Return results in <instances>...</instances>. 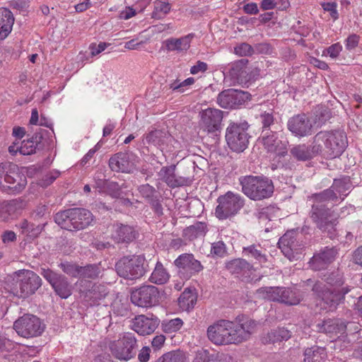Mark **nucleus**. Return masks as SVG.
I'll return each instance as SVG.
<instances>
[{
	"label": "nucleus",
	"instance_id": "f257e3e1",
	"mask_svg": "<svg viewBox=\"0 0 362 362\" xmlns=\"http://www.w3.org/2000/svg\"><path fill=\"white\" fill-rule=\"evenodd\" d=\"M256 329L257 323L251 319L241 323L220 320L208 327L206 335L216 345L238 344L248 340Z\"/></svg>",
	"mask_w": 362,
	"mask_h": 362
},
{
	"label": "nucleus",
	"instance_id": "f03ea898",
	"mask_svg": "<svg viewBox=\"0 0 362 362\" xmlns=\"http://www.w3.org/2000/svg\"><path fill=\"white\" fill-rule=\"evenodd\" d=\"M310 200L313 202L310 218L320 230L329 231L336 225L339 216L334 214V211L325 209V203L337 201V193L334 189L329 188L319 194L312 195Z\"/></svg>",
	"mask_w": 362,
	"mask_h": 362
},
{
	"label": "nucleus",
	"instance_id": "7ed1b4c3",
	"mask_svg": "<svg viewBox=\"0 0 362 362\" xmlns=\"http://www.w3.org/2000/svg\"><path fill=\"white\" fill-rule=\"evenodd\" d=\"M242 191L248 198L260 201L271 197L274 187L271 180L261 176H244L239 179Z\"/></svg>",
	"mask_w": 362,
	"mask_h": 362
},
{
	"label": "nucleus",
	"instance_id": "20e7f679",
	"mask_svg": "<svg viewBox=\"0 0 362 362\" xmlns=\"http://www.w3.org/2000/svg\"><path fill=\"white\" fill-rule=\"evenodd\" d=\"M327 283L331 288H327L322 282L316 283L313 288V291L324 302L323 305H320L322 309H327V306L330 308H335L344 300L345 294L351 290L349 286H342L344 282L341 279H337L335 282L330 280Z\"/></svg>",
	"mask_w": 362,
	"mask_h": 362
},
{
	"label": "nucleus",
	"instance_id": "39448f33",
	"mask_svg": "<svg viewBox=\"0 0 362 362\" xmlns=\"http://www.w3.org/2000/svg\"><path fill=\"white\" fill-rule=\"evenodd\" d=\"M314 143L320 148V152L325 151L329 158L341 155L346 146V137L341 131L320 132L314 137Z\"/></svg>",
	"mask_w": 362,
	"mask_h": 362
},
{
	"label": "nucleus",
	"instance_id": "423d86ee",
	"mask_svg": "<svg viewBox=\"0 0 362 362\" xmlns=\"http://www.w3.org/2000/svg\"><path fill=\"white\" fill-rule=\"evenodd\" d=\"M115 267L120 276L133 280L144 275L147 264L144 255H129L120 259Z\"/></svg>",
	"mask_w": 362,
	"mask_h": 362
},
{
	"label": "nucleus",
	"instance_id": "0eeeda50",
	"mask_svg": "<svg viewBox=\"0 0 362 362\" xmlns=\"http://www.w3.org/2000/svg\"><path fill=\"white\" fill-rule=\"evenodd\" d=\"M259 297L289 305H298L303 299L301 295L285 287H263L257 291Z\"/></svg>",
	"mask_w": 362,
	"mask_h": 362
},
{
	"label": "nucleus",
	"instance_id": "6e6552de",
	"mask_svg": "<svg viewBox=\"0 0 362 362\" xmlns=\"http://www.w3.org/2000/svg\"><path fill=\"white\" fill-rule=\"evenodd\" d=\"M215 214L218 219H226L235 215L244 206V199L237 193L228 192L217 199Z\"/></svg>",
	"mask_w": 362,
	"mask_h": 362
},
{
	"label": "nucleus",
	"instance_id": "1a4fd4ad",
	"mask_svg": "<svg viewBox=\"0 0 362 362\" xmlns=\"http://www.w3.org/2000/svg\"><path fill=\"white\" fill-rule=\"evenodd\" d=\"M112 354L121 361H128L136 354V340L133 333L127 332L109 344Z\"/></svg>",
	"mask_w": 362,
	"mask_h": 362
},
{
	"label": "nucleus",
	"instance_id": "9d476101",
	"mask_svg": "<svg viewBox=\"0 0 362 362\" xmlns=\"http://www.w3.org/2000/svg\"><path fill=\"white\" fill-rule=\"evenodd\" d=\"M247 122L240 124L231 123L228 127L226 139L229 148L235 152H243L249 144V135L246 130Z\"/></svg>",
	"mask_w": 362,
	"mask_h": 362
},
{
	"label": "nucleus",
	"instance_id": "9b49d317",
	"mask_svg": "<svg viewBox=\"0 0 362 362\" xmlns=\"http://www.w3.org/2000/svg\"><path fill=\"white\" fill-rule=\"evenodd\" d=\"M45 326L40 320L33 315H24L13 324V329L18 334L24 338L40 336L44 331Z\"/></svg>",
	"mask_w": 362,
	"mask_h": 362
},
{
	"label": "nucleus",
	"instance_id": "f8f14e48",
	"mask_svg": "<svg viewBox=\"0 0 362 362\" xmlns=\"http://www.w3.org/2000/svg\"><path fill=\"white\" fill-rule=\"evenodd\" d=\"M16 274L19 287L16 295L21 298H27L33 295L42 285L40 277L33 271L19 270Z\"/></svg>",
	"mask_w": 362,
	"mask_h": 362
},
{
	"label": "nucleus",
	"instance_id": "ddd939ff",
	"mask_svg": "<svg viewBox=\"0 0 362 362\" xmlns=\"http://www.w3.org/2000/svg\"><path fill=\"white\" fill-rule=\"evenodd\" d=\"M41 275L50 284L57 295L67 298L72 293V286L66 276L49 269H42Z\"/></svg>",
	"mask_w": 362,
	"mask_h": 362
},
{
	"label": "nucleus",
	"instance_id": "4468645a",
	"mask_svg": "<svg viewBox=\"0 0 362 362\" xmlns=\"http://www.w3.org/2000/svg\"><path fill=\"white\" fill-rule=\"evenodd\" d=\"M250 100V93L236 89L225 90L217 97V103L221 107L230 109L237 108Z\"/></svg>",
	"mask_w": 362,
	"mask_h": 362
},
{
	"label": "nucleus",
	"instance_id": "2eb2a0df",
	"mask_svg": "<svg viewBox=\"0 0 362 362\" xmlns=\"http://www.w3.org/2000/svg\"><path fill=\"white\" fill-rule=\"evenodd\" d=\"M315 122L305 114L291 117L287 123L288 130L296 136L303 137L313 134Z\"/></svg>",
	"mask_w": 362,
	"mask_h": 362
},
{
	"label": "nucleus",
	"instance_id": "dca6fc26",
	"mask_svg": "<svg viewBox=\"0 0 362 362\" xmlns=\"http://www.w3.org/2000/svg\"><path fill=\"white\" fill-rule=\"evenodd\" d=\"M199 126L208 133L218 131L223 119V112L218 109L208 107L199 112Z\"/></svg>",
	"mask_w": 362,
	"mask_h": 362
},
{
	"label": "nucleus",
	"instance_id": "f3484780",
	"mask_svg": "<svg viewBox=\"0 0 362 362\" xmlns=\"http://www.w3.org/2000/svg\"><path fill=\"white\" fill-rule=\"evenodd\" d=\"M158 296V288L154 286H143L132 291L131 293L132 302L139 306L147 308L157 302Z\"/></svg>",
	"mask_w": 362,
	"mask_h": 362
},
{
	"label": "nucleus",
	"instance_id": "a211bd4d",
	"mask_svg": "<svg viewBox=\"0 0 362 362\" xmlns=\"http://www.w3.org/2000/svg\"><path fill=\"white\" fill-rule=\"evenodd\" d=\"M175 264L185 278L189 279L203 269L200 262L195 259L192 254H183L175 260Z\"/></svg>",
	"mask_w": 362,
	"mask_h": 362
},
{
	"label": "nucleus",
	"instance_id": "6ab92c4d",
	"mask_svg": "<svg viewBox=\"0 0 362 362\" xmlns=\"http://www.w3.org/2000/svg\"><path fill=\"white\" fill-rule=\"evenodd\" d=\"M8 170L4 177V181L9 185L8 188L15 193L21 192L27 184L25 176L20 173L18 167L13 163H8Z\"/></svg>",
	"mask_w": 362,
	"mask_h": 362
},
{
	"label": "nucleus",
	"instance_id": "aec40b11",
	"mask_svg": "<svg viewBox=\"0 0 362 362\" xmlns=\"http://www.w3.org/2000/svg\"><path fill=\"white\" fill-rule=\"evenodd\" d=\"M158 325V320L157 318L148 317L141 315L133 320L132 328L140 335H148L153 333Z\"/></svg>",
	"mask_w": 362,
	"mask_h": 362
},
{
	"label": "nucleus",
	"instance_id": "412c9836",
	"mask_svg": "<svg viewBox=\"0 0 362 362\" xmlns=\"http://www.w3.org/2000/svg\"><path fill=\"white\" fill-rule=\"evenodd\" d=\"M337 253L335 249L325 247L313 257L310 262L311 267L315 270H321L327 268L335 259Z\"/></svg>",
	"mask_w": 362,
	"mask_h": 362
},
{
	"label": "nucleus",
	"instance_id": "4be33fe9",
	"mask_svg": "<svg viewBox=\"0 0 362 362\" xmlns=\"http://www.w3.org/2000/svg\"><path fill=\"white\" fill-rule=\"evenodd\" d=\"M135 237L136 233L130 226L117 223L112 227L111 238L115 243H129L133 241Z\"/></svg>",
	"mask_w": 362,
	"mask_h": 362
},
{
	"label": "nucleus",
	"instance_id": "5701e85b",
	"mask_svg": "<svg viewBox=\"0 0 362 362\" xmlns=\"http://www.w3.org/2000/svg\"><path fill=\"white\" fill-rule=\"evenodd\" d=\"M109 165L112 170L122 173H132L135 169V165L129 161V156L126 153H119L110 158Z\"/></svg>",
	"mask_w": 362,
	"mask_h": 362
},
{
	"label": "nucleus",
	"instance_id": "b1692460",
	"mask_svg": "<svg viewBox=\"0 0 362 362\" xmlns=\"http://www.w3.org/2000/svg\"><path fill=\"white\" fill-rule=\"evenodd\" d=\"M266 134L267 133H265L262 138V141L265 148L268 151L284 156L287 152V142H282L281 140L278 139L276 134L274 133L270 135Z\"/></svg>",
	"mask_w": 362,
	"mask_h": 362
},
{
	"label": "nucleus",
	"instance_id": "393cba45",
	"mask_svg": "<svg viewBox=\"0 0 362 362\" xmlns=\"http://www.w3.org/2000/svg\"><path fill=\"white\" fill-rule=\"evenodd\" d=\"M71 218L74 221L76 230H82L93 221L92 214L84 209H71Z\"/></svg>",
	"mask_w": 362,
	"mask_h": 362
},
{
	"label": "nucleus",
	"instance_id": "a878e982",
	"mask_svg": "<svg viewBox=\"0 0 362 362\" xmlns=\"http://www.w3.org/2000/svg\"><path fill=\"white\" fill-rule=\"evenodd\" d=\"M320 152V148L314 142L311 148L305 144H300L293 147L291 150L293 156L299 160H309Z\"/></svg>",
	"mask_w": 362,
	"mask_h": 362
},
{
	"label": "nucleus",
	"instance_id": "bb28decb",
	"mask_svg": "<svg viewBox=\"0 0 362 362\" xmlns=\"http://www.w3.org/2000/svg\"><path fill=\"white\" fill-rule=\"evenodd\" d=\"M14 17L9 10L0 8V41L6 39L12 30Z\"/></svg>",
	"mask_w": 362,
	"mask_h": 362
},
{
	"label": "nucleus",
	"instance_id": "cd10ccee",
	"mask_svg": "<svg viewBox=\"0 0 362 362\" xmlns=\"http://www.w3.org/2000/svg\"><path fill=\"white\" fill-rule=\"evenodd\" d=\"M192 35H187L180 38H170L164 43L168 51L183 52L187 51L190 46Z\"/></svg>",
	"mask_w": 362,
	"mask_h": 362
},
{
	"label": "nucleus",
	"instance_id": "c85d7f7f",
	"mask_svg": "<svg viewBox=\"0 0 362 362\" xmlns=\"http://www.w3.org/2000/svg\"><path fill=\"white\" fill-rule=\"evenodd\" d=\"M303 362H325L327 358L325 349L314 346L305 349Z\"/></svg>",
	"mask_w": 362,
	"mask_h": 362
},
{
	"label": "nucleus",
	"instance_id": "c756f323",
	"mask_svg": "<svg viewBox=\"0 0 362 362\" xmlns=\"http://www.w3.org/2000/svg\"><path fill=\"white\" fill-rule=\"evenodd\" d=\"M290 332L288 329L281 327L269 332L262 337V341L264 344H274L282 341H286L290 339Z\"/></svg>",
	"mask_w": 362,
	"mask_h": 362
},
{
	"label": "nucleus",
	"instance_id": "7c9ffc66",
	"mask_svg": "<svg viewBox=\"0 0 362 362\" xmlns=\"http://www.w3.org/2000/svg\"><path fill=\"white\" fill-rule=\"evenodd\" d=\"M346 327L344 323H339L338 320L332 319L326 320L317 325L319 332L336 334L343 333Z\"/></svg>",
	"mask_w": 362,
	"mask_h": 362
},
{
	"label": "nucleus",
	"instance_id": "2f4dec72",
	"mask_svg": "<svg viewBox=\"0 0 362 362\" xmlns=\"http://www.w3.org/2000/svg\"><path fill=\"white\" fill-rule=\"evenodd\" d=\"M226 269L232 274H248L252 269V267L243 259H235L226 264Z\"/></svg>",
	"mask_w": 362,
	"mask_h": 362
},
{
	"label": "nucleus",
	"instance_id": "473e14b6",
	"mask_svg": "<svg viewBox=\"0 0 362 362\" xmlns=\"http://www.w3.org/2000/svg\"><path fill=\"white\" fill-rule=\"evenodd\" d=\"M19 227L21 233L30 240H33L38 237L44 229L45 224L35 226L30 223L28 221L23 220L20 223Z\"/></svg>",
	"mask_w": 362,
	"mask_h": 362
},
{
	"label": "nucleus",
	"instance_id": "72a5a7b5",
	"mask_svg": "<svg viewBox=\"0 0 362 362\" xmlns=\"http://www.w3.org/2000/svg\"><path fill=\"white\" fill-rule=\"evenodd\" d=\"M197 302V295L193 290L186 288L178 298V305L182 310L192 309Z\"/></svg>",
	"mask_w": 362,
	"mask_h": 362
},
{
	"label": "nucleus",
	"instance_id": "f704fd0d",
	"mask_svg": "<svg viewBox=\"0 0 362 362\" xmlns=\"http://www.w3.org/2000/svg\"><path fill=\"white\" fill-rule=\"evenodd\" d=\"M170 139V136L165 132L160 130L152 131L146 136V142L148 144L158 146L161 151L163 150V145L165 141Z\"/></svg>",
	"mask_w": 362,
	"mask_h": 362
},
{
	"label": "nucleus",
	"instance_id": "c9c22d12",
	"mask_svg": "<svg viewBox=\"0 0 362 362\" xmlns=\"http://www.w3.org/2000/svg\"><path fill=\"white\" fill-rule=\"evenodd\" d=\"M100 273V269L96 265H87L86 267H81L80 272V276L76 285L82 286L86 279H94L99 276Z\"/></svg>",
	"mask_w": 362,
	"mask_h": 362
},
{
	"label": "nucleus",
	"instance_id": "e433bc0d",
	"mask_svg": "<svg viewBox=\"0 0 362 362\" xmlns=\"http://www.w3.org/2000/svg\"><path fill=\"white\" fill-rule=\"evenodd\" d=\"M163 180L167 185L171 187H175L183 185L185 183V180L181 177H177L175 173V168H165L161 170Z\"/></svg>",
	"mask_w": 362,
	"mask_h": 362
},
{
	"label": "nucleus",
	"instance_id": "4c0bfd02",
	"mask_svg": "<svg viewBox=\"0 0 362 362\" xmlns=\"http://www.w3.org/2000/svg\"><path fill=\"white\" fill-rule=\"evenodd\" d=\"M154 10L151 17L155 19L163 18L170 11L171 6L165 0H156L153 3Z\"/></svg>",
	"mask_w": 362,
	"mask_h": 362
},
{
	"label": "nucleus",
	"instance_id": "58836bf2",
	"mask_svg": "<svg viewBox=\"0 0 362 362\" xmlns=\"http://www.w3.org/2000/svg\"><path fill=\"white\" fill-rule=\"evenodd\" d=\"M169 278V275L164 269L160 262H157L156 267L151 276V281L157 284H163L165 283Z\"/></svg>",
	"mask_w": 362,
	"mask_h": 362
},
{
	"label": "nucleus",
	"instance_id": "ea45409f",
	"mask_svg": "<svg viewBox=\"0 0 362 362\" xmlns=\"http://www.w3.org/2000/svg\"><path fill=\"white\" fill-rule=\"evenodd\" d=\"M351 184L349 179H339L334 180L330 189H334L337 193L338 199L341 198L342 195L346 196V192L350 189Z\"/></svg>",
	"mask_w": 362,
	"mask_h": 362
},
{
	"label": "nucleus",
	"instance_id": "a19ab883",
	"mask_svg": "<svg viewBox=\"0 0 362 362\" xmlns=\"http://www.w3.org/2000/svg\"><path fill=\"white\" fill-rule=\"evenodd\" d=\"M293 241H290L288 235H284L279 240L278 245L282 252L291 260L294 256L293 254Z\"/></svg>",
	"mask_w": 362,
	"mask_h": 362
},
{
	"label": "nucleus",
	"instance_id": "79ce46f5",
	"mask_svg": "<svg viewBox=\"0 0 362 362\" xmlns=\"http://www.w3.org/2000/svg\"><path fill=\"white\" fill-rule=\"evenodd\" d=\"M59 267L67 275L79 279L81 267L72 262H64L59 264Z\"/></svg>",
	"mask_w": 362,
	"mask_h": 362
},
{
	"label": "nucleus",
	"instance_id": "37998d69",
	"mask_svg": "<svg viewBox=\"0 0 362 362\" xmlns=\"http://www.w3.org/2000/svg\"><path fill=\"white\" fill-rule=\"evenodd\" d=\"M183 325L182 320L179 318H175L170 320H165L162 322V328L166 333H173L178 331Z\"/></svg>",
	"mask_w": 362,
	"mask_h": 362
},
{
	"label": "nucleus",
	"instance_id": "c03bdc74",
	"mask_svg": "<svg viewBox=\"0 0 362 362\" xmlns=\"http://www.w3.org/2000/svg\"><path fill=\"white\" fill-rule=\"evenodd\" d=\"M244 252L248 257L254 258L259 264H263L267 262L265 255L262 254V251L258 250L256 246L250 245L244 248Z\"/></svg>",
	"mask_w": 362,
	"mask_h": 362
},
{
	"label": "nucleus",
	"instance_id": "a18cd8bd",
	"mask_svg": "<svg viewBox=\"0 0 362 362\" xmlns=\"http://www.w3.org/2000/svg\"><path fill=\"white\" fill-rule=\"evenodd\" d=\"M205 225L199 223L187 227L185 230V234L189 235V238L192 239L197 236L203 235L205 233Z\"/></svg>",
	"mask_w": 362,
	"mask_h": 362
},
{
	"label": "nucleus",
	"instance_id": "49530a36",
	"mask_svg": "<svg viewBox=\"0 0 362 362\" xmlns=\"http://www.w3.org/2000/svg\"><path fill=\"white\" fill-rule=\"evenodd\" d=\"M13 202H0V219L6 221L14 211Z\"/></svg>",
	"mask_w": 362,
	"mask_h": 362
},
{
	"label": "nucleus",
	"instance_id": "de8ad7c7",
	"mask_svg": "<svg viewBox=\"0 0 362 362\" xmlns=\"http://www.w3.org/2000/svg\"><path fill=\"white\" fill-rule=\"evenodd\" d=\"M86 295L93 298L94 301H96L104 298L106 293L103 286L93 285L91 290H88L86 292Z\"/></svg>",
	"mask_w": 362,
	"mask_h": 362
},
{
	"label": "nucleus",
	"instance_id": "09e8293b",
	"mask_svg": "<svg viewBox=\"0 0 362 362\" xmlns=\"http://www.w3.org/2000/svg\"><path fill=\"white\" fill-rule=\"evenodd\" d=\"M36 144L33 140H26L21 142L19 153L22 155H30L35 152Z\"/></svg>",
	"mask_w": 362,
	"mask_h": 362
},
{
	"label": "nucleus",
	"instance_id": "8fccbe9b",
	"mask_svg": "<svg viewBox=\"0 0 362 362\" xmlns=\"http://www.w3.org/2000/svg\"><path fill=\"white\" fill-rule=\"evenodd\" d=\"M192 362H214L213 356L207 350L201 349L197 351Z\"/></svg>",
	"mask_w": 362,
	"mask_h": 362
},
{
	"label": "nucleus",
	"instance_id": "3c124183",
	"mask_svg": "<svg viewBox=\"0 0 362 362\" xmlns=\"http://www.w3.org/2000/svg\"><path fill=\"white\" fill-rule=\"evenodd\" d=\"M160 358L162 362H186L185 357L180 353H168Z\"/></svg>",
	"mask_w": 362,
	"mask_h": 362
},
{
	"label": "nucleus",
	"instance_id": "603ef678",
	"mask_svg": "<svg viewBox=\"0 0 362 362\" xmlns=\"http://www.w3.org/2000/svg\"><path fill=\"white\" fill-rule=\"evenodd\" d=\"M211 252L214 255L223 257L226 253V247L223 241L214 243L211 245Z\"/></svg>",
	"mask_w": 362,
	"mask_h": 362
},
{
	"label": "nucleus",
	"instance_id": "864d4df0",
	"mask_svg": "<svg viewBox=\"0 0 362 362\" xmlns=\"http://www.w3.org/2000/svg\"><path fill=\"white\" fill-rule=\"evenodd\" d=\"M252 47L247 43H242L236 46L234 49V52L239 56H247L252 54Z\"/></svg>",
	"mask_w": 362,
	"mask_h": 362
},
{
	"label": "nucleus",
	"instance_id": "5fc2aeb1",
	"mask_svg": "<svg viewBox=\"0 0 362 362\" xmlns=\"http://www.w3.org/2000/svg\"><path fill=\"white\" fill-rule=\"evenodd\" d=\"M323 9L330 13L331 17L334 20H337L339 18V14L337 10V4L335 2H327L322 4Z\"/></svg>",
	"mask_w": 362,
	"mask_h": 362
},
{
	"label": "nucleus",
	"instance_id": "6e6d98bb",
	"mask_svg": "<svg viewBox=\"0 0 362 362\" xmlns=\"http://www.w3.org/2000/svg\"><path fill=\"white\" fill-rule=\"evenodd\" d=\"M69 215L71 216V209L57 213L54 216L56 223L62 228L66 223V220L69 217Z\"/></svg>",
	"mask_w": 362,
	"mask_h": 362
},
{
	"label": "nucleus",
	"instance_id": "4d7b16f0",
	"mask_svg": "<svg viewBox=\"0 0 362 362\" xmlns=\"http://www.w3.org/2000/svg\"><path fill=\"white\" fill-rule=\"evenodd\" d=\"M341 49H342L341 45L339 43H335V44L329 46L327 49V52L331 58L335 59L339 56Z\"/></svg>",
	"mask_w": 362,
	"mask_h": 362
},
{
	"label": "nucleus",
	"instance_id": "13d9d810",
	"mask_svg": "<svg viewBox=\"0 0 362 362\" xmlns=\"http://www.w3.org/2000/svg\"><path fill=\"white\" fill-rule=\"evenodd\" d=\"M139 191L141 194L146 198L152 197L155 192L154 188L148 184L140 186Z\"/></svg>",
	"mask_w": 362,
	"mask_h": 362
},
{
	"label": "nucleus",
	"instance_id": "bf43d9fd",
	"mask_svg": "<svg viewBox=\"0 0 362 362\" xmlns=\"http://www.w3.org/2000/svg\"><path fill=\"white\" fill-rule=\"evenodd\" d=\"M263 128L269 127L274 123V116L271 112H264L260 116Z\"/></svg>",
	"mask_w": 362,
	"mask_h": 362
},
{
	"label": "nucleus",
	"instance_id": "052dcab7",
	"mask_svg": "<svg viewBox=\"0 0 362 362\" xmlns=\"http://www.w3.org/2000/svg\"><path fill=\"white\" fill-rule=\"evenodd\" d=\"M106 47H107V44L105 42H100L98 45L91 44L89 47V49H90L91 56L95 57V56L99 54L103 51H104Z\"/></svg>",
	"mask_w": 362,
	"mask_h": 362
},
{
	"label": "nucleus",
	"instance_id": "680f3d73",
	"mask_svg": "<svg viewBox=\"0 0 362 362\" xmlns=\"http://www.w3.org/2000/svg\"><path fill=\"white\" fill-rule=\"evenodd\" d=\"M207 69V64L203 62H197V64L192 66L190 69V73L192 74H197L199 73H203Z\"/></svg>",
	"mask_w": 362,
	"mask_h": 362
},
{
	"label": "nucleus",
	"instance_id": "e2e57ef3",
	"mask_svg": "<svg viewBox=\"0 0 362 362\" xmlns=\"http://www.w3.org/2000/svg\"><path fill=\"white\" fill-rule=\"evenodd\" d=\"M351 260L354 264L362 267V245L353 252Z\"/></svg>",
	"mask_w": 362,
	"mask_h": 362
},
{
	"label": "nucleus",
	"instance_id": "0e129e2a",
	"mask_svg": "<svg viewBox=\"0 0 362 362\" xmlns=\"http://www.w3.org/2000/svg\"><path fill=\"white\" fill-rule=\"evenodd\" d=\"M359 41V37L356 35H350L346 41V47L348 49H352L357 47Z\"/></svg>",
	"mask_w": 362,
	"mask_h": 362
},
{
	"label": "nucleus",
	"instance_id": "69168bd1",
	"mask_svg": "<svg viewBox=\"0 0 362 362\" xmlns=\"http://www.w3.org/2000/svg\"><path fill=\"white\" fill-rule=\"evenodd\" d=\"M243 11L245 13L250 15L257 14L259 13L257 4L253 2L245 4L243 6Z\"/></svg>",
	"mask_w": 362,
	"mask_h": 362
},
{
	"label": "nucleus",
	"instance_id": "338daca9",
	"mask_svg": "<svg viewBox=\"0 0 362 362\" xmlns=\"http://www.w3.org/2000/svg\"><path fill=\"white\" fill-rule=\"evenodd\" d=\"M136 15V11L131 7H126L119 13V18L123 20H128Z\"/></svg>",
	"mask_w": 362,
	"mask_h": 362
},
{
	"label": "nucleus",
	"instance_id": "774afa93",
	"mask_svg": "<svg viewBox=\"0 0 362 362\" xmlns=\"http://www.w3.org/2000/svg\"><path fill=\"white\" fill-rule=\"evenodd\" d=\"M165 341V337L163 334L156 336L151 342L152 346L156 349H160Z\"/></svg>",
	"mask_w": 362,
	"mask_h": 362
}]
</instances>
